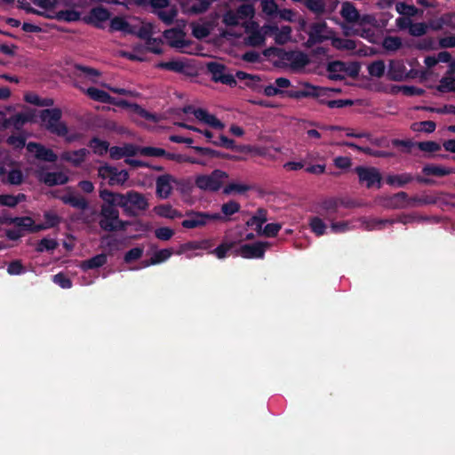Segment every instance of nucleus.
I'll list each match as a JSON object with an SVG mask.
<instances>
[{"label": "nucleus", "mask_w": 455, "mask_h": 455, "mask_svg": "<svg viewBox=\"0 0 455 455\" xmlns=\"http://www.w3.org/2000/svg\"><path fill=\"white\" fill-rule=\"evenodd\" d=\"M12 126L16 130H20L24 124L31 121V116L28 114L18 113L12 116Z\"/></svg>", "instance_id": "603ef678"}, {"label": "nucleus", "mask_w": 455, "mask_h": 455, "mask_svg": "<svg viewBox=\"0 0 455 455\" xmlns=\"http://www.w3.org/2000/svg\"><path fill=\"white\" fill-rule=\"evenodd\" d=\"M291 28L290 26H282L277 35L275 36V44L283 45L291 39Z\"/></svg>", "instance_id": "37998d69"}, {"label": "nucleus", "mask_w": 455, "mask_h": 455, "mask_svg": "<svg viewBox=\"0 0 455 455\" xmlns=\"http://www.w3.org/2000/svg\"><path fill=\"white\" fill-rule=\"evenodd\" d=\"M234 243H222L219 246H217L212 251H210V253L216 255L218 259H224L227 256V253L233 248Z\"/></svg>", "instance_id": "4d7b16f0"}, {"label": "nucleus", "mask_w": 455, "mask_h": 455, "mask_svg": "<svg viewBox=\"0 0 455 455\" xmlns=\"http://www.w3.org/2000/svg\"><path fill=\"white\" fill-rule=\"evenodd\" d=\"M110 28L113 31H122L124 33H132L130 23L123 17L116 16L110 21Z\"/></svg>", "instance_id": "f704fd0d"}, {"label": "nucleus", "mask_w": 455, "mask_h": 455, "mask_svg": "<svg viewBox=\"0 0 455 455\" xmlns=\"http://www.w3.org/2000/svg\"><path fill=\"white\" fill-rule=\"evenodd\" d=\"M437 90L441 92H455V78L443 77Z\"/></svg>", "instance_id": "13d9d810"}, {"label": "nucleus", "mask_w": 455, "mask_h": 455, "mask_svg": "<svg viewBox=\"0 0 455 455\" xmlns=\"http://www.w3.org/2000/svg\"><path fill=\"white\" fill-rule=\"evenodd\" d=\"M385 63L383 60H379L371 62L368 66V72L371 76L380 78L385 74Z\"/></svg>", "instance_id": "c03bdc74"}, {"label": "nucleus", "mask_w": 455, "mask_h": 455, "mask_svg": "<svg viewBox=\"0 0 455 455\" xmlns=\"http://www.w3.org/2000/svg\"><path fill=\"white\" fill-rule=\"evenodd\" d=\"M286 53H291V55L284 56L283 60L290 61L291 63L292 67L303 68L308 62L307 55L304 54L303 52H291V51H289V52L286 51Z\"/></svg>", "instance_id": "473e14b6"}, {"label": "nucleus", "mask_w": 455, "mask_h": 455, "mask_svg": "<svg viewBox=\"0 0 455 455\" xmlns=\"http://www.w3.org/2000/svg\"><path fill=\"white\" fill-rule=\"evenodd\" d=\"M422 172L427 176H436V177H443L450 175L451 173H455L452 169L446 168L441 165L435 164H427L423 167Z\"/></svg>", "instance_id": "c85d7f7f"}, {"label": "nucleus", "mask_w": 455, "mask_h": 455, "mask_svg": "<svg viewBox=\"0 0 455 455\" xmlns=\"http://www.w3.org/2000/svg\"><path fill=\"white\" fill-rule=\"evenodd\" d=\"M227 178V172L220 170H214L210 175H201V189L218 191Z\"/></svg>", "instance_id": "9b49d317"}, {"label": "nucleus", "mask_w": 455, "mask_h": 455, "mask_svg": "<svg viewBox=\"0 0 455 455\" xmlns=\"http://www.w3.org/2000/svg\"><path fill=\"white\" fill-rule=\"evenodd\" d=\"M0 223L4 225H14L20 232L37 233L36 224L31 217H12L4 214L0 217Z\"/></svg>", "instance_id": "1a4fd4ad"}, {"label": "nucleus", "mask_w": 455, "mask_h": 455, "mask_svg": "<svg viewBox=\"0 0 455 455\" xmlns=\"http://www.w3.org/2000/svg\"><path fill=\"white\" fill-rule=\"evenodd\" d=\"M54 18L60 21H77L80 20V12L75 10H61L56 13Z\"/></svg>", "instance_id": "e433bc0d"}, {"label": "nucleus", "mask_w": 455, "mask_h": 455, "mask_svg": "<svg viewBox=\"0 0 455 455\" xmlns=\"http://www.w3.org/2000/svg\"><path fill=\"white\" fill-rule=\"evenodd\" d=\"M27 150L30 153H35V157L41 161L54 163L58 160V156L51 148H47L37 142H28L27 144Z\"/></svg>", "instance_id": "4468645a"}, {"label": "nucleus", "mask_w": 455, "mask_h": 455, "mask_svg": "<svg viewBox=\"0 0 455 455\" xmlns=\"http://www.w3.org/2000/svg\"><path fill=\"white\" fill-rule=\"evenodd\" d=\"M250 189V187L245 184L230 183L223 188L225 195H230L232 193L243 194Z\"/></svg>", "instance_id": "3c124183"}, {"label": "nucleus", "mask_w": 455, "mask_h": 455, "mask_svg": "<svg viewBox=\"0 0 455 455\" xmlns=\"http://www.w3.org/2000/svg\"><path fill=\"white\" fill-rule=\"evenodd\" d=\"M241 209V205L238 202L230 200L221 205V215L222 221L229 220V217L238 212Z\"/></svg>", "instance_id": "72a5a7b5"}, {"label": "nucleus", "mask_w": 455, "mask_h": 455, "mask_svg": "<svg viewBox=\"0 0 455 455\" xmlns=\"http://www.w3.org/2000/svg\"><path fill=\"white\" fill-rule=\"evenodd\" d=\"M306 6L317 15L323 14L325 11L324 3L322 0H307Z\"/></svg>", "instance_id": "bf43d9fd"}, {"label": "nucleus", "mask_w": 455, "mask_h": 455, "mask_svg": "<svg viewBox=\"0 0 455 455\" xmlns=\"http://www.w3.org/2000/svg\"><path fill=\"white\" fill-rule=\"evenodd\" d=\"M245 32L250 35L244 39L247 45L257 47L260 46L265 42V36L258 29V24L251 22L245 27Z\"/></svg>", "instance_id": "f3484780"}, {"label": "nucleus", "mask_w": 455, "mask_h": 455, "mask_svg": "<svg viewBox=\"0 0 455 455\" xmlns=\"http://www.w3.org/2000/svg\"><path fill=\"white\" fill-rule=\"evenodd\" d=\"M227 68L224 64L212 61L206 65V72L211 76L212 80L215 83L235 87L237 82L233 75L226 73Z\"/></svg>", "instance_id": "0eeeda50"}, {"label": "nucleus", "mask_w": 455, "mask_h": 455, "mask_svg": "<svg viewBox=\"0 0 455 455\" xmlns=\"http://www.w3.org/2000/svg\"><path fill=\"white\" fill-rule=\"evenodd\" d=\"M99 196L103 201L100 211L99 226L104 231H116L114 223L118 220L119 211L116 209L118 205L113 198V191L103 188L100 190Z\"/></svg>", "instance_id": "f257e3e1"}, {"label": "nucleus", "mask_w": 455, "mask_h": 455, "mask_svg": "<svg viewBox=\"0 0 455 455\" xmlns=\"http://www.w3.org/2000/svg\"><path fill=\"white\" fill-rule=\"evenodd\" d=\"M395 9L398 13L407 16V17H412L416 15L418 9L416 6L412 4H408L404 2H399L396 4Z\"/></svg>", "instance_id": "09e8293b"}, {"label": "nucleus", "mask_w": 455, "mask_h": 455, "mask_svg": "<svg viewBox=\"0 0 455 455\" xmlns=\"http://www.w3.org/2000/svg\"><path fill=\"white\" fill-rule=\"evenodd\" d=\"M341 206L344 208H351L354 206V204L344 198L326 197L319 202V210L317 212L326 220L333 221L337 218V213Z\"/></svg>", "instance_id": "39448f33"}, {"label": "nucleus", "mask_w": 455, "mask_h": 455, "mask_svg": "<svg viewBox=\"0 0 455 455\" xmlns=\"http://www.w3.org/2000/svg\"><path fill=\"white\" fill-rule=\"evenodd\" d=\"M140 154L144 156L160 157L166 154V151L160 148L142 147L140 148Z\"/></svg>", "instance_id": "6e6d98bb"}, {"label": "nucleus", "mask_w": 455, "mask_h": 455, "mask_svg": "<svg viewBox=\"0 0 455 455\" xmlns=\"http://www.w3.org/2000/svg\"><path fill=\"white\" fill-rule=\"evenodd\" d=\"M327 28L328 27L325 21L310 24L307 31L308 36L307 44L312 46L328 40L329 36L325 35Z\"/></svg>", "instance_id": "f8f14e48"}, {"label": "nucleus", "mask_w": 455, "mask_h": 455, "mask_svg": "<svg viewBox=\"0 0 455 455\" xmlns=\"http://www.w3.org/2000/svg\"><path fill=\"white\" fill-rule=\"evenodd\" d=\"M164 38L169 42L172 47L183 48L186 44L184 40V33L178 28L167 29L164 32Z\"/></svg>", "instance_id": "412c9836"}, {"label": "nucleus", "mask_w": 455, "mask_h": 455, "mask_svg": "<svg viewBox=\"0 0 455 455\" xmlns=\"http://www.w3.org/2000/svg\"><path fill=\"white\" fill-rule=\"evenodd\" d=\"M107 261V255L105 253H100L88 259L81 261L79 267L82 270L88 271L90 269H96L104 266Z\"/></svg>", "instance_id": "b1692460"}, {"label": "nucleus", "mask_w": 455, "mask_h": 455, "mask_svg": "<svg viewBox=\"0 0 455 455\" xmlns=\"http://www.w3.org/2000/svg\"><path fill=\"white\" fill-rule=\"evenodd\" d=\"M359 12L350 2H345L341 5L340 15L347 23H356L359 19Z\"/></svg>", "instance_id": "bb28decb"}, {"label": "nucleus", "mask_w": 455, "mask_h": 455, "mask_svg": "<svg viewBox=\"0 0 455 455\" xmlns=\"http://www.w3.org/2000/svg\"><path fill=\"white\" fill-rule=\"evenodd\" d=\"M237 14L239 15L240 20H244L247 18H252L255 12L254 7L251 4H244L240 5L236 10Z\"/></svg>", "instance_id": "e2e57ef3"}, {"label": "nucleus", "mask_w": 455, "mask_h": 455, "mask_svg": "<svg viewBox=\"0 0 455 455\" xmlns=\"http://www.w3.org/2000/svg\"><path fill=\"white\" fill-rule=\"evenodd\" d=\"M269 247L267 242H256L253 243L242 244L236 250V255L244 259H263L266 250Z\"/></svg>", "instance_id": "9d476101"}, {"label": "nucleus", "mask_w": 455, "mask_h": 455, "mask_svg": "<svg viewBox=\"0 0 455 455\" xmlns=\"http://www.w3.org/2000/svg\"><path fill=\"white\" fill-rule=\"evenodd\" d=\"M98 175L102 180H108L109 186H122L129 179V173L126 170L119 171L116 167L108 164L98 168Z\"/></svg>", "instance_id": "423d86ee"}, {"label": "nucleus", "mask_w": 455, "mask_h": 455, "mask_svg": "<svg viewBox=\"0 0 455 455\" xmlns=\"http://www.w3.org/2000/svg\"><path fill=\"white\" fill-rule=\"evenodd\" d=\"M163 42L161 39L157 38H148V41H146V48L148 51L156 53V54H161L163 52L161 45Z\"/></svg>", "instance_id": "69168bd1"}, {"label": "nucleus", "mask_w": 455, "mask_h": 455, "mask_svg": "<svg viewBox=\"0 0 455 455\" xmlns=\"http://www.w3.org/2000/svg\"><path fill=\"white\" fill-rule=\"evenodd\" d=\"M418 148L424 152L434 153L441 149V145L433 140L420 141L416 143Z\"/></svg>", "instance_id": "864d4df0"}, {"label": "nucleus", "mask_w": 455, "mask_h": 455, "mask_svg": "<svg viewBox=\"0 0 455 455\" xmlns=\"http://www.w3.org/2000/svg\"><path fill=\"white\" fill-rule=\"evenodd\" d=\"M113 198L128 217H137L139 212H144L148 208L146 196L134 190H130L126 194L113 192Z\"/></svg>", "instance_id": "f03ea898"}, {"label": "nucleus", "mask_w": 455, "mask_h": 455, "mask_svg": "<svg viewBox=\"0 0 455 455\" xmlns=\"http://www.w3.org/2000/svg\"><path fill=\"white\" fill-rule=\"evenodd\" d=\"M436 128V124L434 121H422L412 124L414 131H421L427 133H432Z\"/></svg>", "instance_id": "5fc2aeb1"}, {"label": "nucleus", "mask_w": 455, "mask_h": 455, "mask_svg": "<svg viewBox=\"0 0 455 455\" xmlns=\"http://www.w3.org/2000/svg\"><path fill=\"white\" fill-rule=\"evenodd\" d=\"M37 178L39 181L44 183L49 187H53L56 185H65L68 181V177L61 172H42L38 173Z\"/></svg>", "instance_id": "dca6fc26"}, {"label": "nucleus", "mask_w": 455, "mask_h": 455, "mask_svg": "<svg viewBox=\"0 0 455 455\" xmlns=\"http://www.w3.org/2000/svg\"><path fill=\"white\" fill-rule=\"evenodd\" d=\"M267 212L265 209L259 208L256 213L247 220L246 225L248 227H255L254 229L259 235L262 231V225L267 220Z\"/></svg>", "instance_id": "a878e982"}, {"label": "nucleus", "mask_w": 455, "mask_h": 455, "mask_svg": "<svg viewBox=\"0 0 455 455\" xmlns=\"http://www.w3.org/2000/svg\"><path fill=\"white\" fill-rule=\"evenodd\" d=\"M309 226L313 233L317 236H321L325 234L327 226L320 217H312L309 220Z\"/></svg>", "instance_id": "79ce46f5"}, {"label": "nucleus", "mask_w": 455, "mask_h": 455, "mask_svg": "<svg viewBox=\"0 0 455 455\" xmlns=\"http://www.w3.org/2000/svg\"><path fill=\"white\" fill-rule=\"evenodd\" d=\"M172 250L162 249L155 252V254L150 258V259L143 260L141 264L144 267H149L151 265L159 264L168 259L172 256Z\"/></svg>", "instance_id": "c756f323"}, {"label": "nucleus", "mask_w": 455, "mask_h": 455, "mask_svg": "<svg viewBox=\"0 0 455 455\" xmlns=\"http://www.w3.org/2000/svg\"><path fill=\"white\" fill-rule=\"evenodd\" d=\"M156 13L163 22L169 26L173 23L174 19L178 15V10L176 7L172 6L168 10L156 11Z\"/></svg>", "instance_id": "58836bf2"}, {"label": "nucleus", "mask_w": 455, "mask_h": 455, "mask_svg": "<svg viewBox=\"0 0 455 455\" xmlns=\"http://www.w3.org/2000/svg\"><path fill=\"white\" fill-rule=\"evenodd\" d=\"M88 146L92 149L94 154L100 156H104L109 150V143L98 137H92L88 142Z\"/></svg>", "instance_id": "2f4dec72"}, {"label": "nucleus", "mask_w": 455, "mask_h": 455, "mask_svg": "<svg viewBox=\"0 0 455 455\" xmlns=\"http://www.w3.org/2000/svg\"><path fill=\"white\" fill-rule=\"evenodd\" d=\"M59 198L64 204H68L78 210L84 211L89 208L88 201L84 196L75 195L73 192L62 195Z\"/></svg>", "instance_id": "a211bd4d"}, {"label": "nucleus", "mask_w": 455, "mask_h": 455, "mask_svg": "<svg viewBox=\"0 0 455 455\" xmlns=\"http://www.w3.org/2000/svg\"><path fill=\"white\" fill-rule=\"evenodd\" d=\"M172 181H174V179L170 174H164L156 179V186L157 196L160 198L169 197L172 190Z\"/></svg>", "instance_id": "6ab92c4d"}, {"label": "nucleus", "mask_w": 455, "mask_h": 455, "mask_svg": "<svg viewBox=\"0 0 455 455\" xmlns=\"http://www.w3.org/2000/svg\"><path fill=\"white\" fill-rule=\"evenodd\" d=\"M409 196L406 192L401 191L384 198L383 205L389 209L408 208Z\"/></svg>", "instance_id": "2eb2a0df"}, {"label": "nucleus", "mask_w": 455, "mask_h": 455, "mask_svg": "<svg viewBox=\"0 0 455 455\" xmlns=\"http://www.w3.org/2000/svg\"><path fill=\"white\" fill-rule=\"evenodd\" d=\"M413 179L414 178L411 173H402L396 175H388L386 178V182L390 186H397L399 188H402L404 185L411 182Z\"/></svg>", "instance_id": "7c9ffc66"}, {"label": "nucleus", "mask_w": 455, "mask_h": 455, "mask_svg": "<svg viewBox=\"0 0 455 455\" xmlns=\"http://www.w3.org/2000/svg\"><path fill=\"white\" fill-rule=\"evenodd\" d=\"M355 172L358 175L359 182L365 184L367 188L382 186V176L379 169L375 167L356 166Z\"/></svg>", "instance_id": "6e6552de"}, {"label": "nucleus", "mask_w": 455, "mask_h": 455, "mask_svg": "<svg viewBox=\"0 0 455 455\" xmlns=\"http://www.w3.org/2000/svg\"><path fill=\"white\" fill-rule=\"evenodd\" d=\"M44 221L43 223L36 224V228L38 232L56 228L61 222V218L52 212H45L44 213Z\"/></svg>", "instance_id": "cd10ccee"}, {"label": "nucleus", "mask_w": 455, "mask_h": 455, "mask_svg": "<svg viewBox=\"0 0 455 455\" xmlns=\"http://www.w3.org/2000/svg\"><path fill=\"white\" fill-rule=\"evenodd\" d=\"M39 117L45 129L59 137H64L68 132L67 124L61 121L62 111L59 108H45L40 111Z\"/></svg>", "instance_id": "7ed1b4c3"}, {"label": "nucleus", "mask_w": 455, "mask_h": 455, "mask_svg": "<svg viewBox=\"0 0 455 455\" xmlns=\"http://www.w3.org/2000/svg\"><path fill=\"white\" fill-rule=\"evenodd\" d=\"M143 255V248L140 247H134L131 250H129L124 257V260L125 263H132L139 259L141 258Z\"/></svg>", "instance_id": "052dcab7"}, {"label": "nucleus", "mask_w": 455, "mask_h": 455, "mask_svg": "<svg viewBox=\"0 0 455 455\" xmlns=\"http://www.w3.org/2000/svg\"><path fill=\"white\" fill-rule=\"evenodd\" d=\"M331 44L333 47L339 50L354 51L357 46L355 40L340 37L333 38Z\"/></svg>", "instance_id": "c9c22d12"}, {"label": "nucleus", "mask_w": 455, "mask_h": 455, "mask_svg": "<svg viewBox=\"0 0 455 455\" xmlns=\"http://www.w3.org/2000/svg\"><path fill=\"white\" fill-rule=\"evenodd\" d=\"M281 228L282 226L279 223H268L264 227L260 235L266 237H275Z\"/></svg>", "instance_id": "0e129e2a"}, {"label": "nucleus", "mask_w": 455, "mask_h": 455, "mask_svg": "<svg viewBox=\"0 0 455 455\" xmlns=\"http://www.w3.org/2000/svg\"><path fill=\"white\" fill-rule=\"evenodd\" d=\"M174 235L173 229L168 227H161L155 230V235L161 241H168Z\"/></svg>", "instance_id": "338daca9"}, {"label": "nucleus", "mask_w": 455, "mask_h": 455, "mask_svg": "<svg viewBox=\"0 0 455 455\" xmlns=\"http://www.w3.org/2000/svg\"><path fill=\"white\" fill-rule=\"evenodd\" d=\"M24 180V175L20 169H12L8 172L5 182L11 185H20Z\"/></svg>", "instance_id": "8fccbe9b"}, {"label": "nucleus", "mask_w": 455, "mask_h": 455, "mask_svg": "<svg viewBox=\"0 0 455 455\" xmlns=\"http://www.w3.org/2000/svg\"><path fill=\"white\" fill-rule=\"evenodd\" d=\"M330 92H339L340 90L315 86L307 82H304L301 83V89L299 90H287L286 97L295 100H300L303 98H316L320 100L324 96H328Z\"/></svg>", "instance_id": "20e7f679"}, {"label": "nucleus", "mask_w": 455, "mask_h": 455, "mask_svg": "<svg viewBox=\"0 0 455 455\" xmlns=\"http://www.w3.org/2000/svg\"><path fill=\"white\" fill-rule=\"evenodd\" d=\"M58 245L59 243L55 239L44 237L39 241L36 251L39 252L54 251Z\"/></svg>", "instance_id": "de8ad7c7"}, {"label": "nucleus", "mask_w": 455, "mask_h": 455, "mask_svg": "<svg viewBox=\"0 0 455 455\" xmlns=\"http://www.w3.org/2000/svg\"><path fill=\"white\" fill-rule=\"evenodd\" d=\"M86 94L93 100L100 103L111 104L118 107H127L128 102L125 100H116L112 97L106 91L100 90L96 87H89L86 90Z\"/></svg>", "instance_id": "ddd939ff"}, {"label": "nucleus", "mask_w": 455, "mask_h": 455, "mask_svg": "<svg viewBox=\"0 0 455 455\" xmlns=\"http://www.w3.org/2000/svg\"><path fill=\"white\" fill-rule=\"evenodd\" d=\"M234 77L235 78V80L238 79L240 81H244L245 86L252 89L253 91H260L262 88L259 85L261 78L258 75H251L244 71H237Z\"/></svg>", "instance_id": "4be33fe9"}, {"label": "nucleus", "mask_w": 455, "mask_h": 455, "mask_svg": "<svg viewBox=\"0 0 455 455\" xmlns=\"http://www.w3.org/2000/svg\"><path fill=\"white\" fill-rule=\"evenodd\" d=\"M158 67L163 69L174 71V72H178V73H184L185 68H186L184 63L180 60H171V61H166V62H161L158 64Z\"/></svg>", "instance_id": "a18cd8bd"}, {"label": "nucleus", "mask_w": 455, "mask_h": 455, "mask_svg": "<svg viewBox=\"0 0 455 455\" xmlns=\"http://www.w3.org/2000/svg\"><path fill=\"white\" fill-rule=\"evenodd\" d=\"M89 150L86 148H80L78 150L74 151H67L62 153L61 159L71 163L74 166H80L86 159L89 155Z\"/></svg>", "instance_id": "aec40b11"}, {"label": "nucleus", "mask_w": 455, "mask_h": 455, "mask_svg": "<svg viewBox=\"0 0 455 455\" xmlns=\"http://www.w3.org/2000/svg\"><path fill=\"white\" fill-rule=\"evenodd\" d=\"M91 13L99 21H106L110 17L109 11L101 6L93 8Z\"/></svg>", "instance_id": "774afa93"}, {"label": "nucleus", "mask_w": 455, "mask_h": 455, "mask_svg": "<svg viewBox=\"0 0 455 455\" xmlns=\"http://www.w3.org/2000/svg\"><path fill=\"white\" fill-rule=\"evenodd\" d=\"M53 282L62 289H69L72 287V281L64 273H58L52 277Z\"/></svg>", "instance_id": "680f3d73"}, {"label": "nucleus", "mask_w": 455, "mask_h": 455, "mask_svg": "<svg viewBox=\"0 0 455 455\" xmlns=\"http://www.w3.org/2000/svg\"><path fill=\"white\" fill-rule=\"evenodd\" d=\"M346 63L341 60H333L328 63L327 72H329V78L331 80L344 79Z\"/></svg>", "instance_id": "393cba45"}, {"label": "nucleus", "mask_w": 455, "mask_h": 455, "mask_svg": "<svg viewBox=\"0 0 455 455\" xmlns=\"http://www.w3.org/2000/svg\"><path fill=\"white\" fill-rule=\"evenodd\" d=\"M319 103L322 105H326L330 108H342L347 107H351L354 105V101L352 100H327L324 99H320Z\"/></svg>", "instance_id": "a19ab883"}, {"label": "nucleus", "mask_w": 455, "mask_h": 455, "mask_svg": "<svg viewBox=\"0 0 455 455\" xmlns=\"http://www.w3.org/2000/svg\"><path fill=\"white\" fill-rule=\"evenodd\" d=\"M403 45L402 39L399 36H387L382 42V46L389 52H395Z\"/></svg>", "instance_id": "4c0bfd02"}, {"label": "nucleus", "mask_w": 455, "mask_h": 455, "mask_svg": "<svg viewBox=\"0 0 455 455\" xmlns=\"http://www.w3.org/2000/svg\"><path fill=\"white\" fill-rule=\"evenodd\" d=\"M213 145L222 147L228 149H235L236 151H241V148L235 145V141L234 140L229 139L222 134L218 136V141H213Z\"/></svg>", "instance_id": "49530a36"}, {"label": "nucleus", "mask_w": 455, "mask_h": 455, "mask_svg": "<svg viewBox=\"0 0 455 455\" xmlns=\"http://www.w3.org/2000/svg\"><path fill=\"white\" fill-rule=\"evenodd\" d=\"M155 212L160 217L168 218V219H175L180 216L177 210L173 209L169 204H161L155 207Z\"/></svg>", "instance_id": "ea45409f"}, {"label": "nucleus", "mask_w": 455, "mask_h": 455, "mask_svg": "<svg viewBox=\"0 0 455 455\" xmlns=\"http://www.w3.org/2000/svg\"><path fill=\"white\" fill-rule=\"evenodd\" d=\"M206 124L210 128L221 132L225 128V124L213 114L209 113L206 109L201 108V125Z\"/></svg>", "instance_id": "5701e85b"}]
</instances>
